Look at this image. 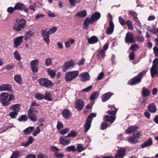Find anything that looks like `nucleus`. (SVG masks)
<instances>
[{"label": "nucleus", "mask_w": 158, "mask_h": 158, "mask_svg": "<svg viewBox=\"0 0 158 158\" xmlns=\"http://www.w3.org/2000/svg\"><path fill=\"white\" fill-rule=\"evenodd\" d=\"M101 17L99 12H95L91 16L90 18L87 17L85 20L83 24V28L87 29L89 27L90 23H92L97 21Z\"/></svg>", "instance_id": "obj_1"}, {"label": "nucleus", "mask_w": 158, "mask_h": 158, "mask_svg": "<svg viewBox=\"0 0 158 158\" xmlns=\"http://www.w3.org/2000/svg\"><path fill=\"white\" fill-rule=\"evenodd\" d=\"M109 107H111V110H108L106 113L109 114H113V116L105 115L103 118L104 120L106 122H110L111 123H113L116 119L115 114L118 110V109L115 108L113 105H108Z\"/></svg>", "instance_id": "obj_2"}, {"label": "nucleus", "mask_w": 158, "mask_h": 158, "mask_svg": "<svg viewBox=\"0 0 158 158\" xmlns=\"http://www.w3.org/2000/svg\"><path fill=\"white\" fill-rule=\"evenodd\" d=\"M146 73V71H143L142 72L139 73L137 76L129 80L127 84L131 85H133L139 83L141 81L142 77L145 75Z\"/></svg>", "instance_id": "obj_3"}, {"label": "nucleus", "mask_w": 158, "mask_h": 158, "mask_svg": "<svg viewBox=\"0 0 158 158\" xmlns=\"http://www.w3.org/2000/svg\"><path fill=\"white\" fill-rule=\"evenodd\" d=\"M79 74V72L78 71H74L68 72L65 74V80L67 82L72 81L78 76Z\"/></svg>", "instance_id": "obj_4"}, {"label": "nucleus", "mask_w": 158, "mask_h": 158, "mask_svg": "<svg viewBox=\"0 0 158 158\" xmlns=\"http://www.w3.org/2000/svg\"><path fill=\"white\" fill-rule=\"evenodd\" d=\"M9 94L7 93H2L0 95V102L4 106H9L11 104V102L8 99Z\"/></svg>", "instance_id": "obj_5"}, {"label": "nucleus", "mask_w": 158, "mask_h": 158, "mask_svg": "<svg viewBox=\"0 0 158 158\" xmlns=\"http://www.w3.org/2000/svg\"><path fill=\"white\" fill-rule=\"evenodd\" d=\"M16 23L17 24H15L13 27V29L16 31H20L25 28L26 22L24 19H21L17 20Z\"/></svg>", "instance_id": "obj_6"}, {"label": "nucleus", "mask_w": 158, "mask_h": 158, "mask_svg": "<svg viewBox=\"0 0 158 158\" xmlns=\"http://www.w3.org/2000/svg\"><path fill=\"white\" fill-rule=\"evenodd\" d=\"M37 109L36 108L30 107L29 109L27 115L29 118L33 122H36L37 120V118L35 113H37Z\"/></svg>", "instance_id": "obj_7"}, {"label": "nucleus", "mask_w": 158, "mask_h": 158, "mask_svg": "<svg viewBox=\"0 0 158 158\" xmlns=\"http://www.w3.org/2000/svg\"><path fill=\"white\" fill-rule=\"evenodd\" d=\"M96 114L95 113H91L88 117L86 122L84 125V128L85 129V132H87L91 126L92 121L94 117L96 116Z\"/></svg>", "instance_id": "obj_8"}, {"label": "nucleus", "mask_w": 158, "mask_h": 158, "mask_svg": "<svg viewBox=\"0 0 158 158\" xmlns=\"http://www.w3.org/2000/svg\"><path fill=\"white\" fill-rule=\"evenodd\" d=\"M141 135V132H140L133 134L132 136L128 137L127 141L132 144H136L138 143V140L140 138Z\"/></svg>", "instance_id": "obj_9"}, {"label": "nucleus", "mask_w": 158, "mask_h": 158, "mask_svg": "<svg viewBox=\"0 0 158 158\" xmlns=\"http://www.w3.org/2000/svg\"><path fill=\"white\" fill-rule=\"evenodd\" d=\"M69 137L68 135L66 136H62L59 139L60 143L64 146L69 145L71 141V139Z\"/></svg>", "instance_id": "obj_10"}, {"label": "nucleus", "mask_w": 158, "mask_h": 158, "mask_svg": "<svg viewBox=\"0 0 158 158\" xmlns=\"http://www.w3.org/2000/svg\"><path fill=\"white\" fill-rule=\"evenodd\" d=\"M39 62L38 60L35 59L31 61L30 65L32 71L34 73H36L38 71V66Z\"/></svg>", "instance_id": "obj_11"}, {"label": "nucleus", "mask_w": 158, "mask_h": 158, "mask_svg": "<svg viewBox=\"0 0 158 158\" xmlns=\"http://www.w3.org/2000/svg\"><path fill=\"white\" fill-rule=\"evenodd\" d=\"M40 84L47 87H49L52 86V83L50 81L46 78H42L39 80Z\"/></svg>", "instance_id": "obj_12"}, {"label": "nucleus", "mask_w": 158, "mask_h": 158, "mask_svg": "<svg viewBox=\"0 0 158 158\" xmlns=\"http://www.w3.org/2000/svg\"><path fill=\"white\" fill-rule=\"evenodd\" d=\"M75 65L74 61L70 60L68 62H66L64 65L62 69L63 71H66L69 69H70L73 68Z\"/></svg>", "instance_id": "obj_13"}, {"label": "nucleus", "mask_w": 158, "mask_h": 158, "mask_svg": "<svg viewBox=\"0 0 158 158\" xmlns=\"http://www.w3.org/2000/svg\"><path fill=\"white\" fill-rule=\"evenodd\" d=\"M125 41L127 43H135V40L133 34L130 32L127 33L126 35Z\"/></svg>", "instance_id": "obj_14"}, {"label": "nucleus", "mask_w": 158, "mask_h": 158, "mask_svg": "<svg viewBox=\"0 0 158 158\" xmlns=\"http://www.w3.org/2000/svg\"><path fill=\"white\" fill-rule=\"evenodd\" d=\"M80 80L82 81H86L90 79V76L88 72H84L81 73L79 75Z\"/></svg>", "instance_id": "obj_15"}, {"label": "nucleus", "mask_w": 158, "mask_h": 158, "mask_svg": "<svg viewBox=\"0 0 158 158\" xmlns=\"http://www.w3.org/2000/svg\"><path fill=\"white\" fill-rule=\"evenodd\" d=\"M35 35L34 33L31 30H29L26 31L24 33L23 38L25 41L31 39V38L33 36Z\"/></svg>", "instance_id": "obj_16"}, {"label": "nucleus", "mask_w": 158, "mask_h": 158, "mask_svg": "<svg viewBox=\"0 0 158 158\" xmlns=\"http://www.w3.org/2000/svg\"><path fill=\"white\" fill-rule=\"evenodd\" d=\"M114 24L111 20L110 22H109V26L108 27L106 30V33L110 35L112 34L114 31Z\"/></svg>", "instance_id": "obj_17"}, {"label": "nucleus", "mask_w": 158, "mask_h": 158, "mask_svg": "<svg viewBox=\"0 0 158 158\" xmlns=\"http://www.w3.org/2000/svg\"><path fill=\"white\" fill-rule=\"evenodd\" d=\"M125 152V150L124 148L118 150L115 155L116 158H123L124 156Z\"/></svg>", "instance_id": "obj_18"}, {"label": "nucleus", "mask_w": 158, "mask_h": 158, "mask_svg": "<svg viewBox=\"0 0 158 158\" xmlns=\"http://www.w3.org/2000/svg\"><path fill=\"white\" fill-rule=\"evenodd\" d=\"M84 106V101L82 99L77 100L75 104V107L78 110H81Z\"/></svg>", "instance_id": "obj_19"}, {"label": "nucleus", "mask_w": 158, "mask_h": 158, "mask_svg": "<svg viewBox=\"0 0 158 158\" xmlns=\"http://www.w3.org/2000/svg\"><path fill=\"white\" fill-rule=\"evenodd\" d=\"M11 86L8 84H3L0 85V92L10 91L11 89Z\"/></svg>", "instance_id": "obj_20"}, {"label": "nucleus", "mask_w": 158, "mask_h": 158, "mask_svg": "<svg viewBox=\"0 0 158 158\" xmlns=\"http://www.w3.org/2000/svg\"><path fill=\"white\" fill-rule=\"evenodd\" d=\"M150 73L152 77L156 76L158 77V67L152 66L150 69Z\"/></svg>", "instance_id": "obj_21"}, {"label": "nucleus", "mask_w": 158, "mask_h": 158, "mask_svg": "<svg viewBox=\"0 0 158 158\" xmlns=\"http://www.w3.org/2000/svg\"><path fill=\"white\" fill-rule=\"evenodd\" d=\"M23 36H21L16 38L14 40V44L15 47H17L19 46L22 43L23 39Z\"/></svg>", "instance_id": "obj_22"}, {"label": "nucleus", "mask_w": 158, "mask_h": 158, "mask_svg": "<svg viewBox=\"0 0 158 158\" xmlns=\"http://www.w3.org/2000/svg\"><path fill=\"white\" fill-rule=\"evenodd\" d=\"M138 129V127L135 126H129L125 130V132L126 134H130L131 133L136 131Z\"/></svg>", "instance_id": "obj_23"}, {"label": "nucleus", "mask_w": 158, "mask_h": 158, "mask_svg": "<svg viewBox=\"0 0 158 158\" xmlns=\"http://www.w3.org/2000/svg\"><path fill=\"white\" fill-rule=\"evenodd\" d=\"M113 95V93L110 92L104 94L101 97L102 101L103 102H106Z\"/></svg>", "instance_id": "obj_24"}, {"label": "nucleus", "mask_w": 158, "mask_h": 158, "mask_svg": "<svg viewBox=\"0 0 158 158\" xmlns=\"http://www.w3.org/2000/svg\"><path fill=\"white\" fill-rule=\"evenodd\" d=\"M87 12L85 10H83L78 12L76 15L75 16L81 18L85 17L87 15Z\"/></svg>", "instance_id": "obj_25"}, {"label": "nucleus", "mask_w": 158, "mask_h": 158, "mask_svg": "<svg viewBox=\"0 0 158 158\" xmlns=\"http://www.w3.org/2000/svg\"><path fill=\"white\" fill-rule=\"evenodd\" d=\"M151 93V91L149 89L145 87H143L142 88V93L143 97H146L149 96Z\"/></svg>", "instance_id": "obj_26"}, {"label": "nucleus", "mask_w": 158, "mask_h": 158, "mask_svg": "<svg viewBox=\"0 0 158 158\" xmlns=\"http://www.w3.org/2000/svg\"><path fill=\"white\" fill-rule=\"evenodd\" d=\"M62 114L64 118L66 119H68L71 113L69 110L64 109L62 111Z\"/></svg>", "instance_id": "obj_27"}, {"label": "nucleus", "mask_w": 158, "mask_h": 158, "mask_svg": "<svg viewBox=\"0 0 158 158\" xmlns=\"http://www.w3.org/2000/svg\"><path fill=\"white\" fill-rule=\"evenodd\" d=\"M152 141L151 138H150L148 140L142 144L141 147L142 148L149 146L152 144Z\"/></svg>", "instance_id": "obj_28"}, {"label": "nucleus", "mask_w": 158, "mask_h": 158, "mask_svg": "<svg viewBox=\"0 0 158 158\" xmlns=\"http://www.w3.org/2000/svg\"><path fill=\"white\" fill-rule=\"evenodd\" d=\"M87 40L90 44H94L97 42L98 41V39L95 36H93L90 38H89Z\"/></svg>", "instance_id": "obj_29"}, {"label": "nucleus", "mask_w": 158, "mask_h": 158, "mask_svg": "<svg viewBox=\"0 0 158 158\" xmlns=\"http://www.w3.org/2000/svg\"><path fill=\"white\" fill-rule=\"evenodd\" d=\"M148 110L152 113L155 112L156 111V106L154 103H152L149 104L148 106Z\"/></svg>", "instance_id": "obj_30"}, {"label": "nucleus", "mask_w": 158, "mask_h": 158, "mask_svg": "<svg viewBox=\"0 0 158 158\" xmlns=\"http://www.w3.org/2000/svg\"><path fill=\"white\" fill-rule=\"evenodd\" d=\"M75 42L74 39H70L65 43V46L66 48H69L71 46V44H73Z\"/></svg>", "instance_id": "obj_31"}, {"label": "nucleus", "mask_w": 158, "mask_h": 158, "mask_svg": "<svg viewBox=\"0 0 158 158\" xmlns=\"http://www.w3.org/2000/svg\"><path fill=\"white\" fill-rule=\"evenodd\" d=\"M10 108L15 112H19L20 110V105L19 104H16L11 106Z\"/></svg>", "instance_id": "obj_32"}, {"label": "nucleus", "mask_w": 158, "mask_h": 158, "mask_svg": "<svg viewBox=\"0 0 158 158\" xmlns=\"http://www.w3.org/2000/svg\"><path fill=\"white\" fill-rule=\"evenodd\" d=\"M99 95V92L95 91L92 94L90 97V99L91 100H94L97 98Z\"/></svg>", "instance_id": "obj_33"}, {"label": "nucleus", "mask_w": 158, "mask_h": 158, "mask_svg": "<svg viewBox=\"0 0 158 158\" xmlns=\"http://www.w3.org/2000/svg\"><path fill=\"white\" fill-rule=\"evenodd\" d=\"M34 129L33 127H30L26 128L23 131L24 135H27L29 134Z\"/></svg>", "instance_id": "obj_34"}, {"label": "nucleus", "mask_w": 158, "mask_h": 158, "mask_svg": "<svg viewBox=\"0 0 158 158\" xmlns=\"http://www.w3.org/2000/svg\"><path fill=\"white\" fill-rule=\"evenodd\" d=\"M14 79L17 83L20 84H21L23 82L22 77L20 75H15L14 77Z\"/></svg>", "instance_id": "obj_35"}, {"label": "nucleus", "mask_w": 158, "mask_h": 158, "mask_svg": "<svg viewBox=\"0 0 158 158\" xmlns=\"http://www.w3.org/2000/svg\"><path fill=\"white\" fill-rule=\"evenodd\" d=\"M14 55L15 59L19 61L21 60V57L18 51H15L14 53Z\"/></svg>", "instance_id": "obj_36"}, {"label": "nucleus", "mask_w": 158, "mask_h": 158, "mask_svg": "<svg viewBox=\"0 0 158 158\" xmlns=\"http://www.w3.org/2000/svg\"><path fill=\"white\" fill-rule=\"evenodd\" d=\"M41 34L43 38L49 36L50 35L48 31H47V29L42 30L41 32Z\"/></svg>", "instance_id": "obj_37"}, {"label": "nucleus", "mask_w": 158, "mask_h": 158, "mask_svg": "<svg viewBox=\"0 0 158 158\" xmlns=\"http://www.w3.org/2000/svg\"><path fill=\"white\" fill-rule=\"evenodd\" d=\"M48 73L49 75L52 78L54 77L56 75V71L54 70L50 69H48L47 70Z\"/></svg>", "instance_id": "obj_38"}, {"label": "nucleus", "mask_w": 158, "mask_h": 158, "mask_svg": "<svg viewBox=\"0 0 158 158\" xmlns=\"http://www.w3.org/2000/svg\"><path fill=\"white\" fill-rule=\"evenodd\" d=\"M23 6V3L19 2L16 4L14 7L15 10H21Z\"/></svg>", "instance_id": "obj_39"}, {"label": "nucleus", "mask_w": 158, "mask_h": 158, "mask_svg": "<svg viewBox=\"0 0 158 158\" xmlns=\"http://www.w3.org/2000/svg\"><path fill=\"white\" fill-rule=\"evenodd\" d=\"M35 97L38 100L44 99V95L39 93H36L35 95Z\"/></svg>", "instance_id": "obj_40"}, {"label": "nucleus", "mask_w": 158, "mask_h": 158, "mask_svg": "<svg viewBox=\"0 0 158 158\" xmlns=\"http://www.w3.org/2000/svg\"><path fill=\"white\" fill-rule=\"evenodd\" d=\"M44 99L47 100L49 101H51L52 99L51 97V93L49 92H46L45 95H44Z\"/></svg>", "instance_id": "obj_41"}, {"label": "nucleus", "mask_w": 158, "mask_h": 158, "mask_svg": "<svg viewBox=\"0 0 158 158\" xmlns=\"http://www.w3.org/2000/svg\"><path fill=\"white\" fill-rule=\"evenodd\" d=\"M65 150L68 152L71 151L74 152L76 151V147L74 145L68 146L66 148Z\"/></svg>", "instance_id": "obj_42"}, {"label": "nucleus", "mask_w": 158, "mask_h": 158, "mask_svg": "<svg viewBox=\"0 0 158 158\" xmlns=\"http://www.w3.org/2000/svg\"><path fill=\"white\" fill-rule=\"evenodd\" d=\"M20 155V152L18 151H15L13 153L10 158H17Z\"/></svg>", "instance_id": "obj_43"}, {"label": "nucleus", "mask_w": 158, "mask_h": 158, "mask_svg": "<svg viewBox=\"0 0 158 158\" xmlns=\"http://www.w3.org/2000/svg\"><path fill=\"white\" fill-rule=\"evenodd\" d=\"M86 148H84L82 145L81 144H78L77 145V148L76 149V150L79 152H80L82 151L85 150Z\"/></svg>", "instance_id": "obj_44"}, {"label": "nucleus", "mask_w": 158, "mask_h": 158, "mask_svg": "<svg viewBox=\"0 0 158 158\" xmlns=\"http://www.w3.org/2000/svg\"><path fill=\"white\" fill-rule=\"evenodd\" d=\"M77 133L75 131L72 130L68 135L69 137H75L77 135Z\"/></svg>", "instance_id": "obj_45"}, {"label": "nucleus", "mask_w": 158, "mask_h": 158, "mask_svg": "<svg viewBox=\"0 0 158 158\" xmlns=\"http://www.w3.org/2000/svg\"><path fill=\"white\" fill-rule=\"evenodd\" d=\"M27 120V118L26 115H22L19 116L18 120L20 121H26Z\"/></svg>", "instance_id": "obj_46"}, {"label": "nucleus", "mask_w": 158, "mask_h": 158, "mask_svg": "<svg viewBox=\"0 0 158 158\" xmlns=\"http://www.w3.org/2000/svg\"><path fill=\"white\" fill-rule=\"evenodd\" d=\"M40 132V127H37L35 131L33 133V135L34 136H36Z\"/></svg>", "instance_id": "obj_47"}, {"label": "nucleus", "mask_w": 158, "mask_h": 158, "mask_svg": "<svg viewBox=\"0 0 158 158\" xmlns=\"http://www.w3.org/2000/svg\"><path fill=\"white\" fill-rule=\"evenodd\" d=\"M52 63V60L50 58H48L46 59L45 64L46 66H48L51 65Z\"/></svg>", "instance_id": "obj_48"}, {"label": "nucleus", "mask_w": 158, "mask_h": 158, "mask_svg": "<svg viewBox=\"0 0 158 158\" xmlns=\"http://www.w3.org/2000/svg\"><path fill=\"white\" fill-rule=\"evenodd\" d=\"M105 51L103 50H100L98 52V56H101L102 58H104L105 57Z\"/></svg>", "instance_id": "obj_49"}, {"label": "nucleus", "mask_w": 158, "mask_h": 158, "mask_svg": "<svg viewBox=\"0 0 158 158\" xmlns=\"http://www.w3.org/2000/svg\"><path fill=\"white\" fill-rule=\"evenodd\" d=\"M70 131V129L68 128H66L64 129L61 130L60 133L62 135H65L67 133Z\"/></svg>", "instance_id": "obj_50"}, {"label": "nucleus", "mask_w": 158, "mask_h": 158, "mask_svg": "<svg viewBox=\"0 0 158 158\" xmlns=\"http://www.w3.org/2000/svg\"><path fill=\"white\" fill-rule=\"evenodd\" d=\"M138 48V45L137 44H132L130 48V49L133 51L137 50Z\"/></svg>", "instance_id": "obj_51"}, {"label": "nucleus", "mask_w": 158, "mask_h": 158, "mask_svg": "<svg viewBox=\"0 0 158 158\" xmlns=\"http://www.w3.org/2000/svg\"><path fill=\"white\" fill-rule=\"evenodd\" d=\"M108 124L105 122H103L101 124V128L102 130L106 129L108 127Z\"/></svg>", "instance_id": "obj_52"}, {"label": "nucleus", "mask_w": 158, "mask_h": 158, "mask_svg": "<svg viewBox=\"0 0 158 158\" xmlns=\"http://www.w3.org/2000/svg\"><path fill=\"white\" fill-rule=\"evenodd\" d=\"M118 20L119 23L122 25H123L126 24V21L121 17L120 16L118 17Z\"/></svg>", "instance_id": "obj_53"}, {"label": "nucleus", "mask_w": 158, "mask_h": 158, "mask_svg": "<svg viewBox=\"0 0 158 158\" xmlns=\"http://www.w3.org/2000/svg\"><path fill=\"white\" fill-rule=\"evenodd\" d=\"M50 150L54 152V155L56 153H57L58 151L60 150L58 148L55 146H52L50 148Z\"/></svg>", "instance_id": "obj_54"}, {"label": "nucleus", "mask_w": 158, "mask_h": 158, "mask_svg": "<svg viewBox=\"0 0 158 158\" xmlns=\"http://www.w3.org/2000/svg\"><path fill=\"white\" fill-rule=\"evenodd\" d=\"M58 130L62 128L63 127V124L60 122L58 121L56 126Z\"/></svg>", "instance_id": "obj_55"}, {"label": "nucleus", "mask_w": 158, "mask_h": 158, "mask_svg": "<svg viewBox=\"0 0 158 158\" xmlns=\"http://www.w3.org/2000/svg\"><path fill=\"white\" fill-rule=\"evenodd\" d=\"M14 10H15V7H10L8 8L7 10V12L10 14L12 13Z\"/></svg>", "instance_id": "obj_56"}, {"label": "nucleus", "mask_w": 158, "mask_h": 158, "mask_svg": "<svg viewBox=\"0 0 158 158\" xmlns=\"http://www.w3.org/2000/svg\"><path fill=\"white\" fill-rule=\"evenodd\" d=\"M57 158H62L64 156V154L62 153H58V152L54 155Z\"/></svg>", "instance_id": "obj_57"}, {"label": "nucleus", "mask_w": 158, "mask_h": 158, "mask_svg": "<svg viewBox=\"0 0 158 158\" xmlns=\"http://www.w3.org/2000/svg\"><path fill=\"white\" fill-rule=\"evenodd\" d=\"M44 40L46 43V44L49 45L50 43V41L49 39V36H48L45 37L43 38Z\"/></svg>", "instance_id": "obj_58"}, {"label": "nucleus", "mask_w": 158, "mask_h": 158, "mask_svg": "<svg viewBox=\"0 0 158 158\" xmlns=\"http://www.w3.org/2000/svg\"><path fill=\"white\" fill-rule=\"evenodd\" d=\"M9 115L10 116L11 118H15L17 115V113L13 112H10L9 114Z\"/></svg>", "instance_id": "obj_59"}, {"label": "nucleus", "mask_w": 158, "mask_h": 158, "mask_svg": "<svg viewBox=\"0 0 158 158\" xmlns=\"http://www.w3.org/2000/svg\"><path fill=\"white\" fill-rule=\"evenodd\" d=\"M56 30L57 28L56 27H53L52 28L50 29L48 31L50 34H51L54 33L56 31Z\"/></svg>", "instance_id": "obj_60"}, {"label": "nucleus", "mask_w": 158, "mask_h": 158, "mask_svg": "<svg viewBox=\"0 0 158 158\" xmlns=\"http://www.w3.org/2000/svg\"><path fill=\"white\" fill-rule=\"evenodd\" d=\"M133 19H134V20L135 21L136 23L138 24L139 28H140L141 27V23H140L139 21V20L137 16L133 18Z\"/></svg>", "instance_id": "obj_61"}, {"label": "nucleus", "mask_w": 158, "mask_h": 158, "mask_svg": "<svg viewBox=\"0 0 158 158\" xmlns=\"http://www.w3.org/2000/svg\"><path fill=\"white\" fill-rule=\"evenodd\" d=\"M104 73L103 72H101L99 75L98 76V77L97 80V81H98L102 79L103 77H104Z\"/></svg>", "instance_id": "obj_62"}, {"label": "nucleus", "mask_w": 158, "mask_h": 158, "mask_svg": "<svg viewBox=\"0 0 158 158\" xmlns=\"http://www.w3.org/2000/svg\"><path fill=\"white\" fill-rule=\"evenodd\" d=\"M135 54L134 52H130L129 55V58L130 60H133L134 59Z\"/></svg>", "instance_id": "obj_63"}, {"label": "nucleus", "mask_w": 158, "mask_h": 158, "mask_svg": "<svg viewBox=\"0 0 158 158\" xmlns=\"http://www.w3.org/2000/svg\"><path fill=\"white\" fill-rule=\"evenodd\" d=\"M158 58H156L153 60V62L152 66L158 67Z\"/></svg>", "instance_id": "obj_64"}]
</instances>
